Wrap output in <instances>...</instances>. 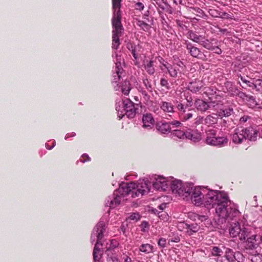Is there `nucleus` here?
<instances>
[{
	"mask_svg": "<svg viewBox=\"0 0 262 262\" xmlns=\"http://www.w3.org/2000/svg\"><path fill=\"white\" fill-rule=\"evenodd\" d=\"M203 204L207 208L215 207V212L221 219L233 220L239 214L237 209L231 205L225 194L209 190L205 193Z\"/></svg>",
	"mask_w": 262,
	"mask_h": 262,
	"instance_id": "obj_1",
	"label": "nucleus"
},
{
	"mask_svg": "<svg viewBox=\"0 0 262 262\" xmlns=\"http://www.w3.org/2000/svg\"><path fill=\"white\" fill-rule=\"evenodd\" d=\"M149 191L148 184L145 181L138 183L130 182L122 187L123 194L131 195V197L133 198L142 197Z\"/></svg>",
	"mask_w": 262,
	"mask_h": 262,
	"instance_id": "obj_2",
	"label": "nucleus"
},
{
	"mask_svg": "<svg viewBox=\"0 0 262 262\" xmlns=\"http://www.w3.org/2000/svg\"><path fill=\"white\" fill-rule=\"evenodd\" d=\"M105 231V224L103 222H99L93 230L92 235L97 237V242L94 248L93 253L94 262H100V259L102 255V251L99 248V245H102L101 240L103 237V233Z\"/></svg>",
	"mask_w": 262,
	"mask_h": 262,
	"instance_id": "obj_3",
	"label": "nucleus"
},
{
	"mask_svg": "<svg viewBox=\"0 0 262 262\" xmlns=\"http://www.w3.org/2000/svg\"><path fill=\"white\" fill-rule=\"evenodd\" d=\"M122 104L123 109V111H120V113H119L120 108H116V110L118 112V116L120 118V119L125 115H126L128 118H134L137 114V110H138V104H135L128 98L123 99Z\"/></svg>",
	"mask_w": 262,
	"mask_h": 262,
	"instance_id": "obj_4",
	"label": "nucleus"
},
{
	"mask_svg": "<svg viewBox=\"0 0 262 262\" xmlns=\"http://www.w3.org/2000/svg\"><path fill=\"white\" fill-rule=\"evenodd\" d=\"M229 233L233 237H238L241 241H245L250 235V230L235 220L231 223Z\"/></svg>",
	"mask_w": 262,
	"mask_h": 262,
	"instance_id": "obj_5",
	"label": "nucleus"
},
{
	"mask_svg": "<svg viewBox=\"0 0 262 262\" xmlns=\"http://www.w3.org/2000/svg\"><path fill=\"white\" fill-rule=\"evenodd\" d=\"M191 201L196 206H200L203 204L205 193L207 191L204 188L196 187L194 188H188Z\"/></svg>",
	"mask_w": 262,
	"mask_h": 262,
	"instance_id": "obj_6",
	"label": "nucleus"
},
{
	"mask_svg": "<svg viewBox=\"0 0 262 262\" xmlns=\"http://www.w3.org/2000/svg\"><path fill=\"white\" fill-rule=\"evenodd\" d=\"M206 134V142L208 145L221 147L227 144V138L225 137H216V133L214 129L208 130Z\"/></svg>",
	"mask_w": 262,
	"mask_h": 262,
	"instance_id": "obj_7",
	"label": "nucleus"
},
{
	"mask_svg": "<svg viewBox=\"0 0 262 262\" xmlns=\"http://www.w3.org/2000/svg\"><path fill=\"white\" fill-rule=\"evenodd\" d=\"M122 0H112L114 16L112 18V26L113 28H123L122 25L121 19V3Z\"/></svg>",
	"mask_w": 262,
	"mask_h": 262,
	"instance_id": "obj_8",
	"label": "nucleus"
},
{
	"mask_svg": "<svg viewBox=\"0 0 262 262\" xmlns=\"http://www.w3.org/2000/svg\"><path fill=\"white\" fill-rule=\"evenodd\" d=\"M124 195L125 194L122 193V187L119 188V190H115L113 195L107 198L106 205L111 208L116 207L120 204Z\"/></svg>",
	"mask_w": 262,
	"mask_h": 262,
	"instance_id": "obj_9",
	"label": "nucleus"
},
{
	"mask_svg": "<svg viewBox=\"0 0 262 262\" xmlns=\"http://www.w3.org/2000/svg\"><path fill=\"white\" fill-rule=\"evenodd\" d=\"M188 188H185L181 181L174 180L171 183V189L173 193L178 194L180 196L187 197L190 194Z\"/></svg>",
	"mask_w": 262,
	"mask_h": 262,
	"instance_id": "obj_10",
	"label": "nucleus"
},
{
	"mask_svg": "<svg viewBox=\"0 0 262 262\" xmlns=\"http://www.w3.org/2000/svg\"><path fill=\"white\" fill-rule=\"evenodd\" d=\"M227 259H224V262H234L235 260L237 262L244 261V257L239 252H234L232 249L227 248Z\"/></svg>",
	"mask_w": 262,
	"mask_h": 262,
	"instance_id": "obj_11",
	"label": "nucleus"
},
{
	"mask_svg": "<svg viewBox=\"0 0 262 262\" xmlns=\"http://www.w3.org/2000/svg\"><path fill=\"white\" fill-rule=\"evenodd\" d=\"M245 138L250 141H255L257 136V130L253 127L250 126L247 127L242 128L240 129Z\"/></svg>",
	"mask_w": 262,
	"mask_h": 262,
	"instance_id": "obj_12",
	"label": "nucleus"
},
{
	"mask_svg": "<svg viewBox=\"0 0 262 262\" xmlns=\"http://www.w3.org/2000/svg\"><path fill=\"white\" fill-rule=\"evenodd\" d=\"M184 45L188 53L193 57L200 58L199 55H202L200 50L198 48L194 46L192 43L188 40H185Z\"/></svg>",
	"mask_w": 262,
	"mask_h": 262,
	"instance_id": "obj_13",
	"label": "nucleus"
},
{
	"mask_svg": "<svg viewBox=\"0 0 262 262\" xmlns=\"http://www.w3.org/2000/svg\"><path fill=\"white\" fill-rule=\"evenodd\" d=\"M195 107L199 111L205 112L214 106L212 102L207 103L202 99H196L194 103Z\"/></svg>",
	"mask_w": 262,
	"mask_h": 262,
	"instance_id": "obj_14",
	"label": "nucleus"
},
{
	"mask_svg": "<svg viewBox=\"0 0 262 262\" xmlns=\"http://www.w3.org/2000/svg\"><path fill=\"white\" fill-rule=\"evenodd\" d=\"M156 127L158 131L161 134H165L170 132L171 127L169 123L165 121L157 122L156 124Z\"/></svg>",
	"mask_w": 262,
	"mask_h": 262,
	"instance_id": "obj_15",
	"label": "nucleus"
},
{
	"mask_svg": "<svg viewBox=\"0 0 262 262\" xmlns=\"http://www.w3.org/2000/svg\"><path fill=\"white\" fill-rule=\"evenodd\" d=\"M142 122L143 127H149L150 128H151V126L155 123V120L152 114L150 113L144 114L142 117Z\"/></svg>",
	"mask_w": 262,
	"mask_h": 262,
	"instance_id": "obj_16",
	"label": "nucleus"
},
{
	"mask_svg": "<svg viewBox=\"0 0 262 262\" xmlns=\"http://www.w3.org/2000/svg\"><path fill=\"white\" fill-rule=\"evenodd\" d=\"M203 86V82L201 80L195 79L194 81L189 83L188 89L191 92L196 93L201 89Z\"/></svg>",
	"mask_w": 262,
	"mask_h": 262,
	"instance_id": "obj_17",
	"label": "nucleus"
},
{
	"mask_svg": "<svg viewBox=\"0 0 262 262\" xmlns=\"http://www.w3.org/2000/svg\"><path fill=\"white\" fill-rule=\"evenodd\" d=\"M232 141L236 144H241L244 140H246L241 130L236 128L232 137Z\"/></svg>",
	"mask_w": 262,
	"mask_h": 262,
	"instance_id": "obj_18",
	"label": "nucleus"
},
{
	"mask_svg": "<svg viewBox=\"0 0 262 262\" xmlns=\"http://www.w3.org/2000/svg\"><path fill=\"white\" fill-rule=\"evenodd\" d=\"M226 92L228 93L231 96L237 95L239 94V90L236 85L232 82L228 81L225 83Z\"/></svg>",
	"mask_w": 262,
	"mask_h": 262,
	"instance_id": "obj_19",
	"label": "nucleus"
},
{
	"mask_svg": "<svg viewBox=\"0 0 262 262\" xmlns=\"http://www.w3.org/2000/svg\"><path fill=\"white\" fill-rule=\"evenodd\" d=\"M118 245V243L117 241L115 239H111L109 240L108 242L106 243L105 248V253H115V249L117 247Z\"/></svg>",
	"mask_w": 262,
	"mask_h": 262,
	"instance_id": "obj_20",
	"label": "nucleus"
},
{
	"mask_svg": "<svg viewBox=\"0 0 262 262\" xmlns=\"http://www.w3.org/2000/svg\"><path fill=\"white\" fill-rule=\"evenodd\" d=\"M256 235L255 234L251 235L250 231V235L246 237V245L249 249H253L256 247Z\"/></svg>",
	"mask_w": 262,
	"mask_h": 262,
	"instance_id": "obj_21",
	"label": "nucleus"
},
{
	"mask_svg": "<svg viewBox=\"0 0 262 262\" xmlns=\"http://www.w3.org/2000/svg\"><path fill=\"white\" fill-rule=\"evenodd\" d=\"M194 111L192 110H189L188 111L179 113V117L182 121H186L192 118Z\"/></svg>",
	"mask_w": 262,
	"mask_h": 262,
	"instance_id": "obj_22",
	"label": "nucleus"
},
{
	"mask_svg": "<svg viewBox=\"0 0 262 262\" xmlns=\"http://www.w3.org/2000/svg\"><path fill=\"white\" fill-rule=\"evenodd\" d=\"M163 67H164L169 75L172 77H177L178 76V72L179 71V69L176 66H172L169 64H163Z\"/></svg>",
	"mask_w": 262,
	"mask_h": 262,
	"instance_id": "obj_23",
	"label": "nucleus"
},
{
	"mask_svg": "<svg viewBox=\"0 0 262 262\" xmlns=\"http://www.w3.org/2000/svg\"><path fill=\"white\" fill-rule=\"evenodd\" d=\"M167 182L165 180L164 178H159L156 180L153 184L154 188L158 190H165L167 187Z\"/></svg>",
	"mask_w": 262,
	"mask_h": 262,
	"instance_id": "obj_24",
	"label": "nucleus"
},
{
	"mask_svg": "<svg viewBox=\"0 0 262 262\" xmlns=\"http://www.w3.org/2000/svg\"><path fill=\"white\" fill-rule=\"evenodd\" d=\"M233 112V110L231 107H224L220 109L217 111V115L220 118L227 117L230 116Z\"/></svg>",
	"mask_w": 262,
	"mask_h": 262,
	"instance_id": "obj_25",
	"label": "nucleus"
},
{
	"mask_svg": "<svg viewBox=\"0 0 262 262\" xmlns=\"http://www.w3.org/2000/svg\"><path fill=\"white\" fill-rule=\"evenodd\" d=\"M186 35L188 38L198 43L200 42L201 39L203 38L202 35H198L192 30L188 31Z\"/></svg>",
	"mask_w": 262,
	"mask_h": 262,
	"instance_id": "obj_26",
	"label": "nucleus"
},
{
	"mask_svg": "<svg viewBox=\"0 0 262 262\" xmlns=\"http://www.w3.org/2000/svg\"><path fill=\"white\" fill-rule=\"evenodd\" d=\"M160 107L162 110H163L164 112L167 113H173V104L168 102L166 101H162L160 104Z\"/></svg>",
	"mask_w": 262,
	"mask_h": 262,
	"instance_id": "obj_27",
	"label": "nucleus"
},
{
	"mask_svg": "<svg viewBox=\"0 0 262 262\" xmlns=\"http://www.w3.org/2000/svg\"><path fill=\"white\" fill-rule=\"evenodd\" d=\"M186 139H190L191 141L196 142L201 139V136L200 134L192 130L186 132Z\"/></svg>",
	"mask_w": 262,
	"mask_h": 262,
	"instance_id": "obj_28",
	"label": "nucleus"
},
{
	"mask_svg": "<svg viewBox=\"0 0 262 262\" xmlns=\"http://www.w3.org/2000/svg\"><path fill=\"white\" fill-rule=\"evenodd\" d=\"M123 72V69L121 67V63H116L115 67V75L114 80L116 82L120 79L121 74Z\"/></svg>",
	"mask_w": 262,
	"mask_h": 262,
	"instance_id": "obj_29",
	"label": "nucleus"
},
{
	"mask_svg": "<svg viewBox=\"0 0 262 262\" xmlns=\"http://www.w3.org/2000/svg\"><path fill=\"white\" fill-rule=\"evenodd\" d=\"M185 229L186 230V233L189 235H192L194 233L196 232L199 230V227L196 224H185Z\"/></svg>",
	"mask_w": 262,
	"mask_h": 262,
	"instance_id": "obj_30",
	"label": "nucleus"
},
{
	"mask_svg": "<svg viewBox=\"0 0 262 262\" xmlns=\"http://www.w3.org/2000/svg\"><path fill=\"white\" fill-rule=\"evenodd\" d=\"M139 251L145 254L151 253L153 252V246L149 244H142L139 248Z\"/></svg>",
	"mask_w": 262,
	"mask_h": 262,
	"instance_id": "obj_31",
	"label": "nucleus"
},
{
	"mask_svg": "<svg viewBox=\"0 0 262 262\" xmlns=\"http://www.w3.org/2000/svg\"><path fill=\"white\" fill-rule=\"evenodd\" d=\"M217 118L212 115H208L204 119V124L208 126L215 124L217 122Z\"/></svg>",
	"mask_w": 262,
	"mask_h": 262,
	"instance_id": "obj_32",
	"label": "nucleus"
},
{
	"mask_svg": "<svg viewBox=\"0 0 262 262\" xmlns=\"http://www.w3.org/2000/svg\"><path fill=\"white\" fill-rule=\"evenodd\" d=\"M145 69L149 74H154L155 72V70L154 67V61L150 60L149 61H147V63L145 64Z\"/></svg>",
	"mask_w": 262,
	"mask_h": 262,
	"instance_id": "obj_33",
	"label": "nucleus"
},
{
	"mask_svg": "<svg viewBox=\"0 0 262 262\" xmlns=\"http://www.w3.org/2000/svg\"><path fill=\"white\" fill-rule=\"evenodd\" d=\"M131 90L130 84L128 81H125L122 86L121 91L125 95H128Z\"/></svg>",
	"mask_w": 262,
	"mask_h": 262,
	"instance_id": "obj_34",
	"label": "nucleus"
},
{
	"mask_svg": "<svg viewBox=\"0 0 262 262\" xmlns=\"http://www.w3.org/2000/svg\"><path fill=\"white\" fill-rule=\"evenodd\" d=\"M199 44L205 48L210 50L211 48L212 45V43L209 41V40L207 39H206L205 36H203V38L200 40V42L199 43Z\"/></svg>",
	"mask_w": 262,
	"mask_h": 262,
	"instance_id": "obj_35",
	"label": "nucleus"
},
{
	"mask_svg": "<svg viewBox=\"0 0 262 262\" xmlns=\"http://www.w3.org/2000/svg\"><path fill=\"white\" fill-rule=\"evenodd\" d=\"M172 135L174 137H176L179 139H186V132L179 129L173 130L172 132Z\"/></svg>",
	"mask_w": 262,
	"mask_h": 262,
	"instance_id": "obj_36",
	"label": "nucleus"
},
{
	"mask_svg": "<svg viewBox=\"0 0 262 262\" xmlns=\"http://www.w3.org/2000/svg\"><path fill=\"white\" fill-rule=\"evenodd\" d=\"M120 36H112V48L117 50L120 45Z\"/></svg>",
	"mask_w": 262,
	"mask_h": 262,
	"instance_id": "obj_37",
	"label": "nucleus"
},
{
	"mask_svg": "<svg viewBox=\"0 0 262 262\" xmlns=\"http://www.w3.org/2000/svg\"><path fill=\"white\" fill-rule=\"evenodd\" d=\"M238 78H240L241 80L244 83L247 84V86L252 88L254 90V88H255V85H254V82L251 81L250 80H248L244 77L240 75L238 76Z\"/></svg>",
	"mask_w": 262,
	"mask_h": 262,
	"instance_id": "obj_38",
	"label": "nucleus"
},
{
	"mask_svg": "<svg viewBox=\"0 0 262 262\" xmlns=\"http://www.w3.org/2000/svg\"><path fill=\"white\" fill-rule=\"evenodd\" d=\"M107 255V262H118V258L116 253H105Z\"/></svg>",
	"mask_w": 262,
	"mask_h": 262,
	"instance_id": "obj_39",
	"label": "nucleus"
},
{
	"mask_svg": "<svg viewBox=\"0 0 262 262\" xmlns=\"http://www.w3.org/2000/svg\"><path fill=\"white\" fill-rule=\"evenodd\" d=\"M137 25L138 26L140 27L142 29H143L145 31H147L150 29V26L149 25L145 23L142 20H138Z\"/></svg>",
	"mask_w": 262,
	"mask_h": 262,
	"instance_id": "obj_40",
	"label": "nucleus"
},
{
	"mask_svg": "<svg viewBox=\"0 0 262 262\" xmlns=\"http://www.w3.org/2000/svg\"><path fill=\"white\" fill-rule=\"evenodd\" d=\"M140 219V215L137 213H132L127 218L126 220L128 221H134L135 222L138 221Z\"/></svg>",
	"mask_w": 262,
	"mask_h": 262,
	"instance_id": "obj_41",
	"label": "nucleus"
},
{
	"mask_svg": "<svg viewBox=\"0 0 262 262\" xmlns=\"http://www.w3.org/2000/svg\"><path fill=\"white\" fill-rule=\"evenodd\" d=\"M245 100L247 101L250 102V105L252 107L255 106L257 105L256 101L255 100V98L254 96L252 95H248V96H246V98H245Z\"/></svg>",
	"mask_w": 262,
	"mask_h": 262,
	"instance_id": "obj_42",
	"label": "nucleus"
},
{
	"mask_svg": "<svg viewBox=\"0 0 262 262\" xmlns=\"http://www.w3.org/2000/svg\"><path fill=\"white\" fill-rule=\"evenodd\" d=\"M143 83L149 92H152V87L150 80H148V79H145L143 80Z\"/></svg>",
	"mask_w": 262,
	"mask_h": 262,
	"instance_id": "obj_43",
	"label": "nucleus"
},
{
	"mask_svg": "<svg viewBox=\"0 0 262 262\" xmlns=\"http://www.w3.org/2000/svg\"><path fill=\"white\" fill-rule=\"evenodd\" d=\"M160 85L165 87L166 90H169L170 89V86L169 84V82L167 79L164 78H162L160 79Z\"/></svg>",
	"mask_w": 262,
	"mask_h": 262,
	"instance_id": "obj_44",
	"label": "nucleus"
},
{
	"mask_svg": "<svg viewBox=\"0 0 262 262\" xmlns=\"http://www.w3.org/2000/svg\"><path fill=\"white\" fill-rule=\"evenodd\" d=\"M123 28H113L112 36H121L122 34Z\"/></svg>",
	"mask_w": 262,
	"mask_h": 262,
	"instance_id": "obj_45",
	"label": "nucleus"
},
{
	"mask_svg": "<svg viewBox=\"0 0 262 262\" xmlns=\"http://www.w3.org/2000/svg\"><path fill=\"white\" fill-rule=\"evenodd\" d=\"M208 13L212 17H219L221 14V12L214 9H210L208 10Z\"/></svg>",
	"mask_w": 262,
	"mask_h": 262,
	"instance_id": "obj_46",
	"label": "nucleus"
},
{
	"mask_svg": "<svg viewBox=\"0 0 262 262\" xmlns=\"http://www.w3.org/2000/svg\"><path fill=\"white\" fill-rule=\"evenodd\" d=\"M91 160V158L89 157L88 155H87L86 154H83L79 159L80 161L82 163H85V162H87V161H90Z\"/></svg>",
	"mask_w": 262,
	"mask_h": 262,
	"instance_id": "obj_47",
	"label": "nucleus"
},
{
	"mask_svg": "<svg viewBox=\"0 0 262 262\" xmlns=\"http://www.w3.org/2000/svg\"><path fill=\"white\" fill-rule=\"evenodd\" d=\"M169 123L170 124V126L171 125L173 127H178L182 125L181 122L178 120H173L169 122Z\"/></svg>",
	"mask_w": 262,
	"mask_h": 262,
	"instance_id": "obj_48",
	"label": "nucleus"
},
{
	"mask_svg": "<svg viewBox=\"0 0 262 262\" xmlns=\"http://www.w3.org/2000/svg\"><path fill=\"white\" fill-rule=\"evenodd\" d=\"M250 117L248 115H244L243 117H241L239 119V123L241 124H244L246 123L249 119H250Z\"/></svg>",
	"mask_w": 262,
	"mask_h": 262,
	"instance_id": "obj_49",
	"label": "nucleus"
},
{
	"mask_svg": "<svg viewBox=\"0 0 262 262\" xmlns=\"http://www.w3.org/2000/svg\"><path fill=\"white\" fill-rule=\"evenodd\" d=\"M135 9L139 11H142L144 9V6L142 3L138 2L135 4Z\"/></svg>",
	"mask_w": 262,
	"mask_h": 262,
	"instance_id": "obj_50",
	"label": "nucleus"
},
{
	"mask_svg": "<svg viewBox=\"0 0 262 262\" xmlns=\"http://www.w3.org/2000/svg\"><path fill=\"white\" fill-rule=\"evenodd\" d=\"M166 244V241L164 238H160L158 242V245L161 247H165Z\"/></svg>",
	"mask_w": 262,
	"mask_h": 262,
	"instance_id": "obj_51",
	"label": "nucleus"
},
{
	"mask_svg": "<svg viewBox=\"0 0 262 262\" xmlns=\"http://www.w3.org/2000/svg\"><path fill=\"white\" fill-rule=\"evenodd\" d=\"M176 107L178 111H179V113L183 112L186 111L184 105L181 103H178L177 104Z\"/></svg>",
	"mask_w": 262,
	"mask_h": 262,
	"instance_id": "obj_52",
	"label": "nucleus"
},
{
	"mask_svg": "<svg viewBox=\"0 0 262 262\" xmlns=\"http://www.w3.org/2000/svg\"><path fill=\"white\" fill-rule=\"evenodd\" d=\"M211 48L212 49H210L209 50L214 51V52L217 54H221L222 53V50L218 47H213L212 46Z\"/></svg>",
	"mask_w": 262,
	"mask_h": 262,
	"instance_id": "obj_53",
	"label": "nucleus"
},
{
	"mask_svg": "<svg viewBox=\"0 0 262 262\" xmlns=\"http://www.w3.org/2000/svg\"><path fill=\"white\" fill-rule=\"evenodd\" d=\"M138 47H135V48H134L132 51H131L132 52V54L134 57V58L135 59H138V53H137V48Z\"/></svg>",
	"mask_w": 262,
	"mask_h": 262,
	"instance_id": "obj_54",
	"label": "nucleus"
},
{
	"mask_svg": "<svg viewBox=\"0 0 262 262\" xmlns=\"http://www.w3.org/2000/svg\"><path fill=\"white\" fill-rule=\"evenodd\" d=\"M219 17L226 19H229L231 18L230 15L226 12H221V14L220 15Z\"/></svg>",
	"mask_w": 262,
	"mask_h": 262,
	"instance_id": "obj_55",
	"label": "nucleus"
},
{
	"mask_svg": "<svg viewBox=\"0 0 262 262\" xmlns=\"http://www.w3.org/2000/svg\"><path fill=\"white\" fill-rule=\"evenodd\" d=\"M252 260V262H262V256L258 255L253 257Z\"/></svg>",
	"mask_w": 262,
	"mask_h": 262,
	"instance_id": "obj_56",
	"label": "nucleus"
},
{
	"mask_svg": "<svg viewBox=\"0 0 262 262\" xmlns=\"http://www.w3.org/2000/svg\"><path fill=\"white\" fill-rule=\"evenodd\" d=\"M196 217H197L198 220H199L201 222L206 221L207 219V216L206 215H196Z\"/></svg>",
	"mask_w": 262,
	"mask_h": 262,
	"instance_id": "obj_57",
	"label": "nucleus"
},
{
	"mask_svg": "<svg viewBox=\"0 0 262 262\" xmlns=\"http://www.w3.org/2000/svg\"><path fill=\"white\" fill-rule=\"evenodd\" d=\"M195 123L200 124V123H204V119L203 117H199L195 119Z\"/></svg>",
	"mask_w": 262,
	"mask_h": 262,
	"instance_id": "obj_58",
	"label": "nucleus"
},
{
	"mask_svg": "<svg viewBox=\"0 0 262 262\" xmlns=\"http://www.w3.org/2000/svg\"><path fill=\"white\" fill-rule=\"evenodd\" d=\"M123 259L124 260V262H132V258L128 257L127 255H124L123 257Z\"/></svg>",
	"mask_w": 262,
	"mask_h": 262,
	"instance_id": "obj_59",
	"label": "nucleus"
},
{
	"mask_svg": "<svg viewBox=\"0 0 262 262\" xmlns=\"http://www.w3.org/2000/svg\"><path fill=\"white\" fill-rule=\"evenodd\" d=\"M238 95H239V97L241 98H243V99H245V98H246V96H248V95L246 94V93H243V92H240L239 91V94Z\"/></svg>",
	"mask_w": 262,
	"mask_h": 262,
	"instance_id": "obj_60",
	"label": "nucleus"
},
{
	"mask_svg": "<svg viewBox=\"0 0 262 262\" xmlns=\"http://www.w3.org/2000/svg\"><path fill=\"white\" fill-rule=\"evenodd\" d=\"M135 46L133 44L131 43H128L127 45V48L130 51H132V50L135 48Z\"/></svg>",
	"mask_w": 262,
	"mask_h": 262,
	"instance_id": "obj_61",
	"label": "nucleus"
},
{
	"mask_svg": "<svg viewBox=\"0 0 262 262\" xmlns=\"http://www.w3.org/2000/svg\"><path fill=\"white\" fill-rule=\"evenodd\" d=\"M166 207V204L165 203H163L162 204H161L159 206V209L161 210H163Z\"/></svg>",
	"mask_w": 262,
	"mask_h": 262,
	"instance_id": "obj_62",
	"label": "nucleus"
},
{
	"mask_svg": "<svg viewBox=\"0 0 262 262\" xmlns=\"http://www.w3.org/2000/svg\"><path fill=\"white\" fill-rule=\"evenodd\" d=\"M187 101L188 103V104H187V105L191 106L192 105V98L191 97H190L189 99L187 98Z\"/></svg>",
	"mask_w": 262,
	"mask_h": 262,
	"instance_id": "obj_63",
	"label": "nucleus"
},
{
	"mask_svg": "<svg viewBox=\"0 0 262 262\" xmlns=\"http://www.w3.org/2000/svg\"><path fill=\"white\" fill-rule=\"evenodd\" d=\"M143 97L144 99L146 100H148L150 98V96L149 95H148V94H147L145 95H144Z\"/></svg>",
	"mask_w": 262,
	"mask_h": 262,
	"instance_id": "obj_64",
	"label": "nucleus"
}]
</instances>
